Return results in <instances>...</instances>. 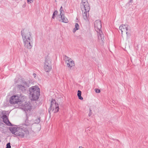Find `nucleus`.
I'll return each mask as SVG.
<instances>
[{"mask_svg":"<svg viewBox=\"0 0 148 148\" xmlns=\"http://www.w3.org/2000/svg\"><path fill=\"white\" fill-rule=\"evenodd\" d=\"M32 121L26 120L25 123L23 127H12L10 129V130L12 134L18 136L21 138L27 136L29 133V131L32 130L31 125L33 123H31Z\"/></svg>","mask_w":148,"mask_h":148,"instance_id":"f257e3e1","label":"nucleus"},{"mask_svg":"<svg viewBox=\"0 0 148 148\" xmlns=\"http://www.w3.org/2000/svg\"><path fill=\"white\" fill-rule=\"evenodd\" d=\"M21 35L25 47L28 49H31L32 47L31 42L32 41V34L27 29H23L21 31Z\"/></svg>","mask_w":148,"mask_h":148,"instance_id":"f03ea898","label":"nucleus"},{"mask_svg":"<svg viewBox=\"0 0 148 148\" xmlns=\"http://www.w3.org/2000/svg\"><path fill=\"white\" fill-rule=\"evenodd\" d=\"M94 24L95 29L98 33L99 42L101 43H103L104 41V35L101 30V21L99 20H97L95 22Z\"/></svg>","mask_w":148,"mask_h":148,"instance_id":"7ed1b4c3","label":"nucleus"},{"mask_svg":"<svg viewBox=\"0 0 148 148\" xmlns=\"http://www.w3.org/2000/svg\"><path fill=\"white\" fill-rule=\"evenodd\" d=\"M29 97L32 101L37 100L40 95V89L37 86H33L29 89Z\"/></svg>","mask_w":148,"mask_h":148,"instance_id":"20e7f679","label":"nucleus"},{"mask_svg":"<svg viewBox=\"0 0 148 148\" xmlns=\"http://www.w3.org/2000/svg\"><path fill=\"white\" fill-rule=\"evenodd\" d=\"M81 8L82 12L84 19L86 20H88L89 14L87 12L89 11L90 8L87 0H82Z\"/></svg>","mask_w":148,"mask_h":148,"instance_id":"39448f33","label":"nucleus"},{"mask_svg":"<svg viewBox=\"0 0 148 148\" xmlns=\"http://www.w3.org/2000/svg\"><path fill=\"white\" fill-rule=\"evenodd\" d=\"M30 85V81L22 80L20 84H17L16 87L20 90L22 92H25L27 88Z\"/></svg>","mask_w":148,"mask_h":148,"instance_id":"423d86ee","label":"nucleus"},{"mask_svg":"<svg viewBox=\"0 0 148 148\" xmlns=\"http://www.w3.org/2000/svg\"><path fill=\"white\" fill-rule=\"evenodd\" d=\"M44 68V70L47 72H49L51 69V60L48 57H47L45 58Z\"/></svg>","mask_w":148,"mask_h":148,"instance_id":"0eeeda50","label":"nucleus"},{"mask_svg":"<svg viewBox=\"0 0 148 148\" xmlns=\"http://www.w3.org/2000/svg\"><path fill=\"white\" fill-rule=\"evenodd\" d=\"M64 58L65 62L66 63L67 66L70 69H71L72 67L75 66L74 62L72 60L71 58L66 56H64Z\"/></svg>","mask_w":148,"mask_h":148,"instance_id":"6e6552de","label":"nucleus"},{"mask_svg":"<svg viewBox=\"0 0 148 148\" xmlns=\"http://www.w3.org/2000/svg\"><path fill=\"white\" fill-rule=\"evenodd\" d=\"M0 117L1 119H3V122L6 125L8 126H12V124L9 121L8 118L5 114V112H3L1 114H0Z\"/></svg>","mask_w":148,"mask_h":148,"instance_id":"1a4fd4ad","label":"nucleus"},{"mask_svg":"<svg viewBox=\"0 0 148 148\" xmlns=\"http://www.w3.org/2000/svg\"><path fill=\"white\" fill-rule=\"evenodd\" d=\"M50 108L51 109H53V111L54 113L58 112L59 110L58 104L56 103V101L54 99H52L51 101L50 105Z\"/></svg>","mask_w":148,"mask_h":148,"instance_id":"9d476101","label":"nucleus"},{"mask_svg":"<svg viewBox=\"0 0 148 148\" xmlns=\"http://www.w3.org/2000/svg\"><path fill=\"white\" fill-rule=\"evenodd\" d=\"M21 102V101L19 99V97L16 95L11 97L9 100V102L11 104H19Z\"/></svg>","mask_w":148,"mask_h":148,"instance_id":"9b49d317","label":"nucleus"},{"mask_svg":"<svg viewBox=\"0 0 148 148\" xmlns=\"http://www.w3.org/2000/svg\"><path fill=\"white\" fill-rule=\"evenodd\" d=\"M129 26L127 25H122L119 27V29L121 31L122 34L123 32L125 33L127 36L128 34L127 31L129 29Z\"/></svg>","mask_w":148,"mask_h":148,"instance_id":"f8f14e48","label":"nucleus"},{"mask_svg":"<svg viewBox=\"0 0 148 148\" xmlns=\"http://www.w3.org/2000/svg\"><path fill=\"white\" fill-rule=\"evenodd\" d=\"M6 125L3 123L0 122V131L2 133H5L6 130Z\"/></svg>","mask_w":148,"mask_h":148,"instance_id":"ddd939ff","label":"nucleus"},{"mask_svg":"<svg viewBox=\"0 0 148 148\" xmlns=\"http://www.w3.org/2000/svg\"><path fill=\"white\" fill-rule=\"evenodd\" d=\"M60 17L61 18V19L60 20V21H61L62 22L65 23H67L68 22V21L67 18L65 17L63 14L60 15Z\"/></svg>","mask_w":148,"mask_h":148,"instance_id":"4468645a","label":"nucleus"},{"mask_svg":"<svg viewBox=\"0 0 148 148\" xmlns=\"http://www.w3.org/2000/svg\"><path fill=\"white\" fill-rule=\"evenodd\" d=\"M81 91L80 90H78L77 92V96L78 98L80 100H82L83 98L81 96Z\"/></svg>","mask_w":148,"mask_h":148,"instance_id":"2eb2a0df","label":"nucleus"},{"mask_svg":"<svg viewBox=\"0 0 148 148\" xmlns=\"http://www.w3.org/2000/svg\"><path fill=\"white\" fill-rule=\"evenodd\" d=\"M79 25L77 23H76L75 25V28L73 29V32H75L77 30L79 29Z\"/></svg>","mask_w":148,"mask_h":148,"instance_id":"dca6fc26","label":"nucleus"},{"mask_svg":"<svg viewBox=\"0 0 148 148\" xmlns=\"http://www.w3.org/2000/svg\"><path fill=\"white\" fill-rule=\"evenodd\" d=\"M31 109V108L30 106H29V105H25V110L28 111V110H30Z\"/></svg>","mask_w":148,"mask_h":148,"instance_id":"f3484780","label":"nucleus"},{"mask_svg":"<svg viewBox=\"0 0 148 148\" xmlns=\"http://www.w3.org/2000/svg\"><path fill=\"white\" fill-rule=\"evenodd\" d=\"M40 117H38L34 120V123L38 124L40 122Z\"/></svg>","mask_w":148,"mask_h":148,"instance_id":"a211bd4d","label":"nucleus"},{"mask_svg":"<svg viewBox=\"0 0 148 148\" xmlns=\"http://www.w3.org/2000/svg\"><path fill=\"white\" fill-rule=\"evenodd\" d=\"M58 13V12L57 10H55L54 12L52 15V18L53 19H54L55 17V16Z\"/></svg>","mask_w":148,"mask_h":148,"instance_id":"6ab92c4d","label":"nucleus"},{"mask_svg":"<svg viewBox=\"0 0 148 148\" xmlns=\"http://www.w3.org/2000/svg\"><path fill=\"white\" fill-rule=\"evenodd\" d=\"M95 90L97 93H99L100 92V90L99 89L95 88Z\"/></svg>","mask_w":148,"mask_h":148,"instance_id":"aec40b11","label":"nucleus"},{"mask_svg":"<svg viewBox=\"0 0 148 148\" xmlns=\"http://www.w3.org/2000/svg\"><path fill=\"white\" fill-rule=\"evenodd\" d=\"M11 147L10 145V143H9L7 144L6 147V148H11Z\"/></svg>","mask_w":148,"mask_h":148,"instance_id":"412c9836","label":"nucleus"},{"mask_svg":"<svg viewBox=\"0 0 148 148\" xmlns=\"http://www.w3.org/2000/svg\"><path fill=\"white\" fill-rule=\"evenodd\" d=\"M89 110H90V112L88 114V116H91V115L92 112V110H91V109L90 108V109Z\"/></svg>","mask_w":148,"mask_h":148,"instance_id":"4be33fe9","label":"nucleus"},{"mask_svg":"<svg viewBox=\"0 0 148 148\" xmlns=\"http://www.w3.org/2000/svg\"><path fill=\"white\" fill-rule=\"evenodd\" d=\"M62 7L61 6V7L60 9V15L62 14H62V11H63V10L62 9Z\"/></svg>","mask_w":148,"mask_h":148,"instance_id":"5701e85b","label":"nucleus"},{"mask_svg":"<svg viewBox=\"0 0 148 148\" xmlns=\"http://www.w3.org/2000/svg\"><path fill=\"white\" fill-rule=\"evenodd\" d=\"M26 6V5H25V3L22 6V7L23 8H24Z\"/></svg>","mask_w":148,"mask_h":148,"instance_id":"b1692460","label":"nucleus"},{"mask_svg":"<svg viewBox=\"0 0 148 148\" xmlns=\"http://www.w3.org/2000/svg\"><path fill=\"white\" fill-rule=\"evenodd\" d=\"M33 75L34 76V77H35L36 75V74L35 73H34L33 74Z\"/></svg>","mask_w":148,"mask_h":148,"instance_id":"393cba45","label":"nucleus"},{"mask_svg":"<svg viewBox=\"0 0 148 148\" xmlns=\"http://www.w3.org/2000/svg\"><path fill=\"white\" fill-rule=\"evenodd\" d=\"M132 1H133V0H130L129 2H132Z\"/></svg>","mask_w":148,"mask_h":148,"instance_id":"a878e982","label":"nucleus"},{"mask_svg":"<svg viewBox=\"0 0 148 148\" xmlns=\"http://www.w3.org/2000/svg\"><path fill=\"white\" fill-rule=\"evenodd\" d=\"M69 64H71V63H70V62H69Z\"/></svg>","mask_w":148,"mask_h":148,"instance_id":"bb28decb","label":"nucleus"}]
</instances>
